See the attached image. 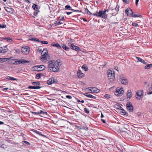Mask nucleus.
<instances>
[{
    "instance_id": "25",
    "label": "nucleus",
    "mask_w": 152,
    "mask_h": 152,
    "mask_svg": "<svg viewBox=\"0 0 152 152\" xmlns=\"http://www.w3.org/2000/svg\"><path fill=\"white\" fill-rule=\"evenodd\" d=\"M65 9L66 10H73L74 11L76 12V10H75L72 9H71V7L69 5H66L65 7Z\"/></svg>"
},
{
    "instance_id": "45",
    "label": "nucleus",
    "mask_w": 152,
    "mask_h": 152,
    "mask_svg": "<svg viewBox=\"0 0 152 152\" xmlns=\"http://www.w3.org/2000/svg\"><path fill=\"white\" fill-rule=\"evenodd\" d=\"M6 25H1V24H0V28H4L6 27Z\"/></svg>"
},
{
    "instance_id": "42",
    "label": "nucleus",
    "mask_w": 152,
    "mask_h": 152,
    "mask_svg": "<svg viewBox=\"0 0 152 152\" xmlns=\"http://www.w3.org/2000/svg\"><path fill=\"white\" fill-rule=\"evenodd\" d=\"M110 95L109 94H106L104 96V97L107 99H109L110 98Z\"/></svg>"
},
{
    "instance_id": "7",
    "label": "nucleus",
    "mask_w": 152,
    "mask_h": 152,
    "mask_svg": "<svg viewBox=\"0 0 152 152\" xmlns=\"http://www.w3.org/2000/svg\"><path fill=\"white\" fill-rule=\"evenodd\" d=\"M124 93V91L123 88H117L116 90L115 95L116 96H120L121 95Z\"/></svg>"
},
{
    "instance_id": "28",
    "label": "nucleus",
    "mask_w": 152,
    "mask_h": 152,
    "mask_svg": "<svg viewBox=\"0 0 152 152\" xmlns=\"http://www.w3.org/2000/svg\"><path fill=\"white\" fill-rule=\"evenodd\" d=\"M32 131L33 132H34L36 133L37 134L41 135L42 136L44 137L45 136V135H43V134H41V132H40L38 131L37 130H36L35 129H33Z\"/></svg>"
},
{
    "instance_id": "40",
    "label": "nucleus",
    "mask_w": 152,
    "mask_h": 152,
    "mask_svg": "<svg viewBox=\"0 0 152 152\" xmlns=\"http://www.w3.org/2000/svg\"><path fill=\"white\" fill-rule=\"evenodd\" d=\"M22 60H18L17 61H15V62L17 64H22Z\"/></svg>"
},
{
    "instance_id": "41",
    "label": "nucleus",
    "mask_w": 152,
    "mask_h": 152,
    "mask_svg": "<svg viewBox=\"0 0 152 152\" xmlns=\"http://www.w3.org/2000/svg\"><path fill=\"white\" fill-rule=\"evenodd\" d=\"M84 110L85 112L86 113H88L89 112V110L86 108H85Z\"/></svg>"
},
{
    "instance_id": "29",
    "label": "nucleus",
    "mask_w": 152,
    "mask_h": 152,
    "mask_svg": "<svg viewBox=\"0 0 152 152\" xmlns=\"http://www.w3.org/2000/svg\"><path fill=\"white\" fill-rule=\"evenodd\" d=\"M62 48L66 51H69V48L65 44H64L62 46Z\"/></svg>"
},
{
    "instance_id": "26",
    "label": "nucleus",
    "mask_w": 152,
    "mask_h": 152,
    "mask_svg": "<svg viewBox=\"0 0 152 152\" xmlns=\"http://www.w3.org/2000/svg\"><path fill=\"white\" fill-rule=\"evenodd\" d=\"M62 65V61L60 60H58V71L59 69L60 66Z\"/></svg>"
},
{
    "instance_id": "27",
    "label": "nucleus",
    "mask_w": 152,
    "mask_h": 152,
    "mask_svg": "<svg viewBox=\"0 0 152 152\" xmlns=\"http://www.w3.org/2000/svg\"><path fill=\"white\" fill-rule=\"evenodd\" d=\"M121 108H122L121 107ZM121 110V113L122 115H127L128 114V113L124 109H122Z\"/></svg>"
},
{
    "instance_id": "2",
    "label": "nucleus",
    "mask_w": 152,
    "mask_h": 152,
    "mask_svg": "<svg viewBox=\"0 0 152 152\" xmlns=\"http://www.w3.org/2000/svg\"><path fill=\"white\" fill-rule=\"evenodd\" d=\"M107 73L108 79L111 81H113L115 78V75L113 69H109Z\"/></svg>"
},
{
    "instance_id": "11",
    "label": "nucleus",
    "mask_w": 152,
    "mask_h": 152,
    "mask_svg": "<svg viewBox=\"0 0 152 152\" xmlns=\"http://www.w3.org/2000/svg\"><path fill=\"white\" fill-rule=\"evenodd\" d=\"M56 82L55 81V79L54 77H52L49 78L47 81V84L48 85H51L54 83Z\"/></svg>"
},
{
    "instance_id": "64",
    "label": "nucleus",
    "mask_w": 152,
    "mask_h": 152,
    "mask_svg": "<svg viewBox=\"0 0 152 152\" xmlns=\"http://www.w3.org/2000/svg\"><path fill=\"white\" fill-rule=\"evenodd\" d=\"M3 66V65L2 64H0V69H1Z\"/></svg>"
},
{
    "instance_id": "58",
    "label": "nucleus",
    "mask_w": 152,
    "mask_h": 152,
    "mask_svg": "<svg viewBox=\"0 0 152 152\" xmlns=\"http://www.w3.org/2000/svg\"><path fill=\"white\" fill-rule=\"evenodd\" d=\"M87 13V14L88 15H91L92 14V13L89 11H88Z\"/></svg>"
},
{
    "instance_id": "63",
    "label": "nucleus",
    "mask_w": 152,
    "mask_h": 152,
    "mask_svg": "<svg viewBox=\"0 0 152 152\" xmlns=\"http://www.w3.org/2000/svg\"><path fill=\"white\" fill-rule=\"evenodd\" d=\"M4 124V122H3L0 121V125L3 124Z\"/></svg>"
},
{
    "instance_id": "5",
    "label": "nucleus",
    "mask_w": 152,
    "mask_h": 152,
    "mask_svg": "<svg viewBox=\"0 0 152 152\" xmlns=\"http://www.w3.org/2000/svg\"><path fill=\"white\" fill-rule=\"evenodd\" d=\"M21 49L22 53L25 54L27 55L29 53L30 50L29 47L27 46H23Z\"/></svg>"
},
{
    "instance_id": "15",
    "label": "nucleus",
    "mask_w": 152,
    "mask_h": 152,
    "mask_svg": "<svg viewBox=\"0 0 152 152\" xmlns=\"http://www.w3.org/2000/svg\"><path fill=\"white\" fill-rule=\"evenodd\" d=\"M77 75L79 77H84V74L82 72L81 70L79 69L77 72Z\"/></svg>"
},
{
    "instance_id": "50",
    "label": "nucleus",
    "mask_w": 152,
    "mask_h": 152,
    "mask_svg": "<svg viewBox=\"0 0 152 152\" xmlns=\"http://www.w3.org/2000/svg\"><path fill=\"white\" fill-rule=\"evenodd\" d=\"M5 145H4V144H2L0 145V147L1 148H5Z\"/></svg>"
},
{
    "instance_id": "34",
    "label": "nucleus",
    "mask_w": 152,
    "mask_h": 152,
    "mask_svg": "<svg viewBox=\"0 0 152 152\" xmlns=\"http://www.w3.org/2000/svg\"><path fill=\"white\" fill-rule=\"evenodd\" d=\"M32 84L33 85H40V83L39 81L34 82L32 83Z\"/></svg>"
},
{
    "instance_id": "3",
    "label": "nucleus",
    "mask_w": 152,
    "mask_h": 152,
    "mask_svg": "<svg viewBox=\"0 0 152 152\" xmlns=\"http://www.w3.org/2000/svg\"><path fill=\"white\" fill-rule=\"evenodd\" d=\"M106 11L108 12V10H105L104 11H100L98 13H95L94 14V15L105 19L107 18V15L106 14Z\"/></svg>"
},
{
    "instance_id": "8",
    "label": "nucleus",
    "mask_w": 152,
    "mask_h": 152,
    "mask_svg": "<svg viewBox=\"0 0 152 152\" xmlns=\"http://www.w3.org/2000/svg\"><path fill=\"white\" fill-rule=\"evenodd\" d=\"M127 109L129 110V111L132 112L133 110V107L130 102H129L127 103L126 104Z\"/></svg>"
},
{
    "instance_id": "6",
    "label": "nucleus",
    "mask_w": 152,
    "mask_h": 152,
    "mask_svg": "<svg viewBox=\"0 0 152 152\" xmlns=\"http://www.w3.org/2000/svg\"><path fill=\"white\" fill-rule=\"evenodd\" d=\"M69 45L70 47V48L73 50L78 52L80 51V49L79 47L74 45L72 43H69Z\"/></svg>"
},
{
    "instance_id": "44",
    "label": "nucleus",
    "mask_w": 152,
    "mask_h": 152,
    "mask_svg": "<svg viewBox=\"0 0 152 152\" xmlns=\"http://www.w3.org/2000/svg\"><path fill=\"white\" fill-rule=\"evenodd\" d=\"M126 4H128L129 3V0H122Z\"/></svg>"
},
{
    "instance_id": "61",
    "label": "nucleus",
    "mask_w": 152,
    "mask_h": 152,
    "mask_svg": "<svg viewBox=\"0 0 152 152\" xmlns=\"http://www.w3.org/2000/svg\"><path fill=\"white\" fill-rule=\"evenodd\" d=\"M61 48V45H60L58 44V48Z\"/></svg>"
},
{
    "instance_id": "35",
    "label": "nucleus",
    "mask_w": 152,
    "mask_h": 152,
    "mask_svg": "<svg viewBox=\"0 0 152 152\" xmlns=\"http://www.w3.org/2000/svg\"><path fill=\"white\" fill-rule=\"evenodd\" d=\"M82 68L84 69L85 71H87L88 70V68L84 65L82 66Z\"/></svg>"
},
{
    "instance_id": "19",
    "label": "nucleus",
    "mask_w": 152,
    "mask_h": 152,
    "mask_svg": "<svg viewBox=\"0 0 152 152\" xmlns=\"http://www.w3.org/2000/svg\"><path fill=\"white\" fill-rule=\"evenodd\" d=\"M136 58L137 60V62H141L143 64H146V63L144 60H143L141 58L137 57H136Z\"/></svg>"
},
{
    "instance_id": "62",
    "label": "nucleus",
    "mask_w": 152,
    "mask_h": 152,
    "mask_svg": "<svg viewBox=\"0 0 152 152\" xmlns=\"http://www.w3.org/2000/svg\"><path fill=\"white\" fill-rule=\"evenodd\" d=\"M102 121L104 123H105L106 122V121H105L104 120H103V119H102Z\"/></svg>"
},
{
    "instance_id": "20",
    "label": "nucleus",
    "mask_w": 152,
    "mask_h": 152,
    "mask_svg": "<svg viewBox=\"0 0 152 152\" xmlns=\"http://www.w3.org/2000/svg\"><path fill=\"white\" fill-rule=\"evenodd\" d=\"M4 8L7 12L10 13H12L13 12L12 9V8L8 7H4Z\"/></svg>"
},
{
    "instance_id": "60",
    "label": "nucleus",
    "mask_w": 152,
    "mask_h": 152,
    "mask_svg": "<svg viewBox=\"0 0 152 152\" xmlns=\"http://www.w3.org/2000/svg\"><path fill=\"white\" fill-rule=\"evenodd\" d=\"M89 11L88 9L87 8H85V11L86 12H87Z\"/></svg>"
},
{
    "instance_id": "32",
    "label": "nucleus",
    "mask_w": 152,
    "mask_h": 152,
    "mask_svg": "<svg viewBox=\"0 0 152 152\" xmlns=\"http://www.w3.org/2000/svg\"><path fill=\"white\" fill-rule=\"evenodd\" d=\"M32 7L35 10H37L38 9V6L36 4H33Z\"/></svg>"
},
{
    "instance_id": "14",
    "label": "nucleus",
    "mask_w": 152,
    "mask_h": 152,
    "mask_svg": "<svg viewBox=\"0 0 152 152\" xmlns=\"http://www.w3.org/2000/svg\"><path fill=\"white\" fill-rule=\"evenodd\" d=\"M64 17L63 16L62 17H59V20H60L59 21H58V25L63 24L64 23Z\"/></svg>"
},
{
    "instance_id": "22",
    "label": "nucleus",
    "mask_w": 152,
    "mask_h": 152,
    "mask_svg": "<svg viewBox=\"0 0 152 152\" xmlns=\"http://www.w3.org/2000/svg\"><path fill=\"white\" fill-rule=\"evenodd\" d=\"M10 58H0V63H3L6 61H7L9 60Z\"/></svg>"
},
{
    "instance_id": "9",
    "label": "nucleus",
    "mask_w": 152,
    "mask_h": 152,
    "mask_svg": "<svg viewBox=\"0 0 152 152\" xmlns=\"http://www.w3.org/2000/svg\"><path fill=\"white\" fill-rule=\"evenodd\" d=\"M35 71L39 72L45 69V67L44 66L41 65L40 66H34Z\"/></svg>"
},
{
    "instance_id": "54",
    "label": "nucleus",
    "mask_w": 152,
    "mask_h": 152,
    "mask_svg": "<svg viewBox=\"0 0 152 152\" xmlns=\"http://www.w3.org/2000/svg\"><path fill=\"white\" fill-rule=\"evenodd\" d=\"M16 52L18 53H19L20 52V50H16Z\"/></svg>"
},
{
    "instance_id": "24",
    "label": "nucleus",
    "mask_w": 152,
    "mask_h": 152,
    "mask_svg": "<svg viewBox=\"0 0 152 152\" xmlns=\"http://www.w3.org/2000/svg\"><path fill=\"white\" fill-rule=\"evenodd\" d=\"M6 79L11 80H17L18 79L14 78L12 77L7 76L6 77Z\"/></svg>"
},
{
    "instance_id": "10",
    "label": "nucleus",
    "mask_w": 152,
    "mask_h": 152,
    "mask_svg": "<svg viewBox=\"0 0 152 152\" xmlns=\"http://www.w3.org/2000/svg\"><path fill=\"white\" fill-rule=\"evenodd\" d=\"M90 89H89L90 91H91L90 92V93H97L99 91V90L95 87L93 88H90Z\"/></svg>"
},
{
    "instance_id": "16",
    "label": "nucleus",
    "mask_w": 152,
    "mask_h": 152,
    "mask_svg": "<svg viewBox=\"0 0 152 152\" xmlns=\"http://www.w3.org/2000/svg\"><path fill=\"white\" fill-rule=\"evenodd\" d=\"M42 87L38 86H29L28 87V89H39L40 88Z\"/></svg>"
},
{
    "instance_id": "21",
    "label": "nucleus",
    "mask_w": 152,
    "mask_h": 152,
    "mask_svg": "<svg viewBox=\"0 0 152 152\" xmlns=\"http://www.w3.org/2000/svg\"><path fill=\"white\" fill-rule=\"evenodd\" d=\"M85 96H86L87 97H88L92 98L94 99H95L96 98V97L95 96H93L92 95L88 93H85L84 94Z\"/></svg>"
},
{
    "instance_id": "55",
    "label": "nucleus",
    "mask_w": 152,
    "mask_h": 152,
    "mask_svg": "<svg viewBox=\"0 0 152 152\" xmlns=\"http://www.w3.org/2000/svg\"><path fill=\"white\" fill-rule=\"evenodd\" d=\"M139 1V0H135V4L136 5H137Z\"/></svg>"
},
{
    "instance_id": "18",
    "label": "nucleus",
    "mask_w": 152,
    "mask_h": 152,
    "mask_svg": "<svg viewBox=\"0 0 152 152\" xmlns=\"http://www.w3.org/2000/svg\"><path fill=\"white\" fill-rule=\"evenodd\" d=\"M126 96L127 98L130 99L132 96V92L130 90H129L127 91Z\"/></svg>"
},
{
    "instance_id": "59",
    "label": "nucleus",
    "mask_w": 152,
    "mask_h": 152,
    "mask_svg": "<svg viewBox=\"0 0 152 152\" xmlns=\"http://www.w3.org/2000/svg\"><path fill=\"white\" fill-rule=\"evenodd\" d=\"M33 113H35V114H36L37 115H39L40 114V112H33Z\"/></svg>"
},
{
    "instance_id": "47",
    "label": "nucleus",
    "mask_w": 152,
    "mask_h": 152,
    "mask_svg": "<svg viewBox=\"0 0 152 152\" xmlns=\"http://www.w3.org/2000/svg\"><path fill=\"white\" fill-rule=\"evenodd\" d=\"M51 45L54 47H57V43H52Z\"/></svg>"
},
{
    "instance_id": "38",
    "label": "nucleus",
    "mask_w": 152,
    "mask_h": 152,
    "mask_svg": "<svg viewBox=\"0 0 152 152\" xmlns=\"http://www.w3.org/2000/svg\"><path fill=\"white\" fill-rule=\"evenodd\" d=\"M40 115H44V114H46L47 115V113L46 112H44L42 110H41L40 112Z\"/></svg>"
},
{
    "instance_id": "51",
    "label": "nucleus",
    "mask_w": 152,
    "mask_h": 152,
    "mask_svg": "<svg viewBox=\"0 0 152 152\" xmlns=\"http://www.w3.org/2000/svg\"><path fill=\"white\" fill-rule=\"evenodd\" d=\"M42 50V49H41L40 48H38L37 49V51L38 52H39V53H40Z\"/></svg>"
},
{
    "instance_id": "12",
    "label": "nucleus",
    "mask_w": 152,
    "mask_h": 152,
    "mask_svg": "<svg viewBox=\"0 0 152 152\" xmlns=\"http://www.w3.org/2000/svg\"><path fill=\"white\" fill-rule=\"evenodd\" d=\"M125 13L127 14V15L129 16L132 15L133 14L132 10L130 8H128L125 11Z\"/></svg>"
},
{
    "instance_id": "33",
    "label": "nucleus",
    "mask_w": 152,
    "mask_h": 152,
    "mask_svg": "<svg viewBox=\"0 0 152 152\" xmlns=\"http://www.w3.org/2000/svg\"><path fill=\"white\" fill-rule=\"evenodd\" d=\"M29 62V61L26 60H24L23 59L22 60V64H25L26 63H28Z\"/></svg>"
},
{
    "instance_id": "30",
    "label": "nucleus",
    "mask_w": 152,
    "mask_h": 152,
    "mask_svg": "<svg viewBox=\"0 0 152 152\" xmlns=\"http://www.w3.org/2000/svg\"><path fill=\"white\" fill-rule=\"evenodd\" d=\"M151 67H152V64H150L146 65L145 67V69H150Z\"/></svg>"
},
{
    "instance_id": "49",
    "label": "nucleus",
    "mask_w": 152,
    "mask_h": 152,
    "mask_svg": "<svg viewBox=\"0 0 152 152\" xmlns=\"http://www.w3.org/2000/svg\"><path fill=\"white\" fill-rule=\"evenodd\" d=\"M60 92H61L62 93H63L64 94H65L66 92L64 91H60V90H58V94H59V93Z\"/></svg>"
},
{
    "instance_id": "57",
    "label": "nucleus",
    "mask_w": 152,
    "mask_h": 152,
    "mask_svg": "<svg viewBox=\"0 0 152 152\" xmlns=\"http://www.w3.org/2000/svg\"><path fill=\"white\" fill-rule=\"evenodd\" d=\"M45 52L47 53V49H44V50H43V51H42V52L43 53H44V52Z\"/></svg>"
},
{
    "instance_id": "31",
    "label": "nucleus",
    "mask_w": 152,
    "mask_h": 152,
    "mask_svg": "<svg viewBox=\"0 0 152 152\" xmlns=\"http://www.w3.org/2000/svg\"><path fill=\"white\" fill-rule=\"evenodd\" d=\"M42 75V73H38L36 75L35 78L37 79H39L41 77V75Z\"/></svg>"
},
{
    "instance_id": "13",
    "label": "nucleus",
    "mask_w": 152,
    "mask_h": 152,
    "mask_svg": "<svg viewBox=\"0 0 152 152\" xmlns=\"http://www.w3.org/2000/svg\"><path fill=\"white\" fill-rule=\"evenodd\" d=\"M41 55L42 57H41V59H43V60H46L47 59V56L48 55L46 52H44V53L42 52Z\"/></svg>"
},
{
    "instance_id": "52",
    "label": "nucleus",
    "mask_w": 152,
    "mask_h": 152,
    "mask_svg": "<svg viewBox=\"0 0 152 152\" xmlns=\"http://www.w3.org/2000/svg\"><path fill=\"white\" fill-rule=\"evenodd\" d=\"M38 12H37L35 11L34 12V16H36L37 15Z\"/></svg>"
},
{
    "instance_id": "53",
    "label": "nucleus",
    "mask_w": 152,
    "mask_h": 152,
    "mask_svg": "<svg viewBox=\"0 0 152 152\" xmlns=\"http://www.w3.org/2000/svg\"><path fill=\"white\" fill-rule=\"evenodd\" d=\"M23 142H24L26 144L30 145V143L27 141H23Z\"/></svg>"
},
{
    "instance_id": "46",
    "label": "nucleus",
    "mask_w": 152,
    "mask_h": 152,
    "mask_svg": "<svg viewBox=\"0 0 152 152\" xmlns=\"http://www.w3.org/2000/svg\"><path fill=\"white\" fill-rule=\"evenodd\" d=\"M66 97L69 99H72V96L70 95H66Z\"/></svg>"
},
{
    "instance_id": "36",
    "label": "nucleus",
    "mask_w": 152,
    "mask_h": 152,
    "mask_svg": "<svg viewBox=\"0 0 152 152\" xmlns=\"http://www.w3.org/2000/svg\"><path fill=\"white\" fill-rule=\"evenodd\" d=\"M7 52V49H4L0 50V53H4Z\"/></svg>"
},
{
    "instance_id": "56",
    "label": "nucleus",
    "mask_w": 152,
    "mask_h": 152,
    "mask_svg": "<svg viewBox=\"0 0 152 152\" xmlns=\"http://www.w3.org/2000/svg\"><path fill=\"white\" fill-rule=\"evenodd\" d=\"M72 13V12H67L66 14L68 15H69Z\"/></svg>"
},
{
    "instance_id": "43",
    "label": "nucleus",
    "mask_w": 152,
    "mask_h": 152,
    "mask_svg": "<svg viewBox=\"0 0 152 152\" xmlns=\"http://www.w3.org/2000/svg\"><path fill=\"white\" fill-rule=\"evenodd\" d=\"M132 25L135 27H137L138 26V24L135 23H132Z\"/></svg>"
},
{
    "instance_id": "17",
    "label": "nucleus",
    "mask_w": 152,
    "mask_h": 152,
    "mask_svg": "<svg viewBox=\"0 0 152 152\" xmlns=\"http://www.w3.org/2000/svg\"><path fill=\"white\" fill-rule=\"evenodd\" d=\"M136 95L137 96L141 97L143 95V91L142 90H139L136 92Z\"/></svg>"
},
{
    "instance_id": "37",
    "label": "nucleus",
    "mask_w": 152,
    "mask_h": 152,
    "mask_svg": "<svg viewBox=\"0 0 152 152\" xmlns=\"http://www.w3.org/2000/svg\"><path fill=\"white\" fill-rule=\"evenodd\" d=\"M132 15L133 17H135V18L139 17H140L141 16V15H140L139 14L138 15V14H133Z\"/></svg>"
},
{
    "instance_id": "4",
    "label": "nucleus",
    "mask_w": 152,
    "mask_h": 152,
    "mask_svg": "<svg viewBox=\"0 0 152 152\" xmlns=\"http://www.w3.org/2000/svg\"><path fill=\"white\" fill-rule=\"evenodd\" d=\"M119 80L121 83L124 85H127L129 83L127 79L125 77L123 74H122L119 76Z\"/></svg>"
},
{
    "instance_id": "48",
    "label": "nucleus",
    "mask_w": 152,
    "mask_h": 152,
    "mask_svg": "<svg viewBox=\"0 0 152 152\" xmlns=\"http://www.w3.org/2000/svg\"><path fill=\"white\" fill-rule=\"evenodd\" d=\"M10 40H11V41H12V39L11 38H10V37H9V38L7 37L6 40L7 41H10Z\"/></svg>"
},
{
    "instance_id": "39",
    "label": "nucleus",
    "mask_w": 152,
    "mask_h": 152,
    "mask_svg": "<svg viewBox=\"0 0 152 152\" xmlns=\"http://www.w3.org/2000/svg\"><path fill=\"white\" fill-rule=\"evenodd\" d=\"M40 42H41V43H42V44H48V42L45 41H40Z\"/></svg>"
},
{
    "instance_id": "1",
    "label": "nucleus",
    "mask_w": 152,
    "mask_h": 152,
    "mask_svg": "<svg viewBox=\"0 0 152 152\" xmlns=\"http://www.w3.org/2000/svg\"><path fill=\"white\" fill-rule=\"evenodd\" d=\"M57 60L55 61L54 60H52L48 62V67L49 69L53 72H57V66L56 65V63Z\"/></svg>"
},
{
    "instance_id": "23",
    "label": "nucleus",
    "mask_w": 152,
    "mask_h": 152,
    "mask_svg": "<svg viewBox=\"0 0 152 152\" xmlns=\"http://www.w3.org/2000/svg\"><path fill=\"white\" fill-rule=\"evenodd\" d=\"M29 40L38 42H40V41L38 38H30Z\"/></svg>"
}]
</instances>
